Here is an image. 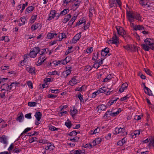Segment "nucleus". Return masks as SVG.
<instances>
[{
	"label": "nucleus",
	"mask_w": 154,
	"mask_h": 154,
	"mask_svg": "<svg viewBox=\"0 0 154 154\" xmlns=\"http://www.w3.org/2000/svg\"><path fill=\"white\" fill-rule=\"evenodd\" d=\"M116 29L118 34L122 35L125 38L124 35L126 34V32L123 28L122 27L117 26L116 27Z\"/></svg>",
	"instance_id": "obj_3"
},
{
	"label": "nucleus",
	"mask_w": 154,
	"mask_h": 154,
	"mask_svg": "<svg viewBox=\"0 0 154 154\" xmlns=\"http://www.w3.org/2000/svg\"><path fill=\"white\" fill-rule=\"evenodd\" d=\"M116 1V3H117L118 5L119 6V7H120L122 4V3L120 0H115Z\"/></svg>",
	"instance_id": "obj_63"
},
{
	"label": "nucleus",
	"mask_w": 154,
	"mask_h": 154,
	"mask_svg": "<svg viewBox=\"0 0 154 154\" xmlns=\"http://www.w3.org/2000/svg\"><path fill=\"white\" fill-rule=\"evenodd\" d=\"M142 48L145 51H149V50L150 47L148 45L143 44L142 45Z\"/></svg>",
	"instance_id": "obj_30"
},
{
	"label": "nucleus",
	"mask_w": 154,
	"mask_h": 154,
	"mask_svg": "<svg viewBox=\"0 0 154 154\" xmlns=\"http://www.w3.org/2000/svg\"><path fill=\"white\" fill-rule=\"evenodd\" d=\"M145 91V92L149 95H152V91L148 88L145 87V88H144Z\"/></svg>",
	"instance_id": "obj_23"
},
{
	"label": "nucleus",
	"mask_w": 154,
	"mask_h": 154,
	"mask_svg": "<svg viewBox=\"0 0 154 154\" xmlns=\"http://www.w3.org/2000/svg\"><path fill=\"white\" fill-rule=\"evenodd\" d=\"M26 118L28 119H31L32 118L31 113H29L26 114L25 116Z\"/></svg>",
	"instance_id": "obj_61"
},
{
	"label": "nucleus",
	"mask_w": 154,
	"mask_h": 154,
	"mask_svg": "<svg viewBox=\"0 0 154 154\" xmlns=\"http://www.w3.org/2000/svg\"><path fill=\"white\" fill-rule=\"evenodd\" d=\"M128 85L126 83L123 84L120 88L119 91L121 93L122 92L125 90L127 89Z\"/></svg>",
	"instance_id": "obj_14"
},
{
	"label": "nucleus",
	"mask_w": 154,
	"mask_h": 154,
	"mask_svg": "<svg viewBox=\"0 0 154 154\" xmlns=\"http://www.w3.org/2000/svg\"><path fill=\"white\" fill-rule=\"evenodd\" d=\"M142 17L140 16V15L139 14H134V19H135L136 20L141 21H142Z\"/></svg>",
	"instance_id": "obj_21"
},
{
	"label": "nucleus",
	"mask_w": 154,
	"mask_h": 154,
	"mask_svg": "<svg viewBox=\"0 0 154 154\" xmlns=\"http://www.w3.org/2000/svg\"><path fill=\"white\" fill-rule=\"evenodd\" d=\"M56 36L57 37V41H60L63 39V38H62V35L61 33L58 34H57V36Z\"/></svg>",
	"instance_id": "obj_45"
},
{
	"label": "nucleus",
	"mask_w": 154,
	"mask_h": 154,
	"mask_svg": "<svg viewBox=\"0 0 154 154\" xmlns=\"http://www.w3.org/2000/svg\"><path fill=\"white\" fill-rule=\"evenodd\" d=\"M77 134V131H73L70 132L69 134V135L72 136H75Z\"/></svg>",
	"instance_id": "obj_39"
},
{
	"label": "nucleus",
	"mask_w": 154,
	"mask_h": 154,
	"mask_svg": "<svg viewBox=\"0 0 154 154\" xmlns=\"http://www.w3.org/2000/svg\"><path fill=\"white\" fill-rule=\"evenodd\" d=\"M35 7L32 6H29L26 9V14H28L33 11Z\"/></svg>",
	"instance_id": "obj_24"
},
{
	"label": "nucleus",
	"mask_w": 154,
	"mask_h": 154,
	"mask_svg": "<svg viewBox=\"0 0 154 154\" xmlns=\"http://www.w3.org/2000/svg\"><path fill=\"white\" fill-rule=\"evenodd\" d=\"M140 134V130H136L134 131L133 133L132 134V137H134V135H135V137H135L137 135H139Z\"/></svg>",
	"instance_id": "obj_33"
},
{
	"label": "nucleus",
	"mask_w": 154,
	"mask_h": 154,
	"mask_svg": "<svg viewBox=\"0 0 154 154\" xmlns=\"http://www.w3.org/2000/svg\"><path fill=\"white\" fill-rule=\"evenodd\" d=\"M39 143L46 144L48 143L49 142L47 140L44 139L40 140Z\"/></svg>",
	"instance_id": "obj_59"
},
{
	"label": "nucleus",
	"mask_w": 154,
	"mask_h": 154,
	"mask_svg": "<svg viewBox=\"0 0 154 154\" xmlns=\"http://www.w3.org/2000/svg\"><path fill=\"white\" fill-rule=\"evenodd\" d=\"M69 11L68 9H64L60 13V15H63L66 14L69 12Z\"/></svg>",
	"instance_id": "obj_32"
},
{
	"label": "nucleus",
	"mask_w": 154,
	"mask_h": 154,
	"mask_svg": "<svg viewBox=\"0 0 154 154\" xmlns=\"http://www.w3.org/2000/svg\"><path fill=\"white\" fill-rule=\"evenodd\" d=\"M111 75L110 74L109 75H108L104 79L103 81V82H108L109 80H110L111 79L112 77L111 76Z\"/></svg>",
	"instance_id": "obj_37"
},
{
	"label": "nucleus",
	"mask_w": 154,
	"mask_h": 154,
	"mask_svg": "<svg viewBox=\"0 0 154 154\" xmlns=\"http://www.w3.org/2000/svg\"><path fill=\"white\" fill-rule=\"evenodd\" d=\"M100 66L99 65V64L98 63V61H96L95 63L94 64L93 66L94 68L97 69Z\"/></svg>",
	"instance_id": "obj_54"
},
{
	"label": "nucleus",
	"mask_w": 154,
	"mask_h": 154,
	"mask_svg": "<svg viewBox=\"0 0 154 154\" xmlns=\"http://www.w3.org/2000/svg\"><path fill=\"white\" fill-rule=\"evenodd\" d=\"M74 154H85V151L84 150H75L74 152Z\"/></svg>",
	"instance_id": "obj_31"
},
{
	"label": "nucleus",
	"mask_w": 154,
	"mask_h": 154,
	"mask_svg": "<svg viewBox=\"0 0 154 154\" xmlns=\"http://www.w3.org/2000/svg\"><path fill=\"white\" fill-rule=\"evenodd\" d=\"M40 51V49L38 47H35L31 49L29 55L31 58L35 57Z\"/></svg>",
	"instance_id": "obj_1"
},
{
	"label": "nucleus",
	"mask_w": 154,
	"mask_h": 154,
	"mask_svg": "<svg viewBox=\"0 0 154 154\" xmlns=\"http://www.w3.org/2000/svg\"><path fill=\"white\" fill-rule=\"evenodd\" d=\"M81 32L76 34L73 37L72 39V42L73 43H75L79 41L81 37Z\"/></svg>",
	"instance_id": "obj_6"
},
{
	"label": "nucleus",
	"mask_w": 154,
	"mask_h": 154,
	"mask_svg": "<svg viewBox=\"0 0 154 154\" xmlns=\"http://www.w3.org/2000/svg\"><path fill=\"white\" fill-rule=\"evenodd\" d=\"M2 40H4L6 42H8L9 39L8 37L6 36H4L2 37Z\"/></svg>",
	"instance_id": "obj_52"
},
{
	"label": "nucleus",
	"mask_w": 154,
	"mask_h": 154,
	"mask_svg": "<svg viewBox=\"0 0 154 154\" xmlns=\"http://www.w3.org/2000/svg\"><path fill=\"white\" fill-rule=\"evenodd\" d=\"M119 110H120V109H119L116 112H112L111 116L112 117L116 116L120 112V111H119Z\"/></svg>",
	"instance_id": "obj_40"
},
{
	"label": "nucleus",
	"mask_w": 154,
	"mask_h": 154,
	"mask_svg": "<svg viewBox=\"0 0 154 154\" xmlns=\"http://www.w3.org/2000/svg\"><path fill=\"white\" fill-rule=\"evenodd\" d=\"M102 88H100L97 91L98 92V93H99V94L100 93H103L105 92L106 91H107L106 90V89H103Z\"/></svg>",
	"instance_id": "obj_60"
},
{
	"label": "nucleus",
	"mask_w": 154,
	"mask_h": 154,
	"mask_svg": "<svg viewBox=\"0 0 154 154\" xmlns=\"http://www.w3.org/2000/svg\"><path fill=\"white\" fill-rule=\"evenodd\" d=\"M81 2V1L80 0H77L74 4V5L75 6H79Z\"/></svg>",
	"instance_id": "obj_64"
},
{
	"label": "nucleus",
	"mask_w": 154,
	"mask_h": 154,
	"mask_svg": "<svg viewBox=\"0 0 154 154\" xmlns=\"http://www.w3.org/2000/svg\"><path fill=\"white\" fill-rule=\"evenodd\" d=\"M56 14V11L54 10H51L49 14L48 20H50L53 18L55 17V15Z\"/></svg>",
	"instance_id": "obj_10"
},
{
	"label": "nucleus",
	"mask_w": 154,
	"mask_h": 154,
	"mask_svg": "<svg viewBox=\"0 0 154 154\" xmlns=\"http://www.w3.org/2000/svg\"><path fill=\"white\" fill-rule=\"evenodd\" d=\"M96 14V11L95 8L93 7H91L89 9V16L91 17Z\"/></svg>",
	"instance_id": "obj_11"
},
{
	"label": "nucleus",
	"mask_w": 154,
	"mask_h": 154,
	"mask_svg": "<svg viewBox=\"0 0 154 154\" xmlns=\"http://www.w3.org/2000/svg\"><path fill=\"white\" fill-rule=\"evenodd\" d=\"M20 116L17 118L16 120L18 121L19 122H21L23 119L24 117L22 112L20 113Z\"/></svg>",
	"instance_id": "obj_27"
},
{
	"label": "nucleus",
	"mask_w": 154,
	"mask_h": 154,
	"mask_svg": "<svg viewBox=\"0 0 154 154\" xmlns=\"http://www.w3.org/2000/svg\"><path fill=\"white\" fill-rule=\"evenodd\" d=\"M49 129L52 131H54L55 130H58V128H57L54 126H51L49 127Z\"/></svg>",
	"instance_id": "obj_49"
},
{
	"label": "nucleus",
	"mask_w": 154,
	"mask_h": 154,
	"mask_svg": "<svg viewBox=\"0 0 154 154\" xmlns=\"http://www.w3.org/2000/svg\"><path fill=\"white\" fill-rule=\"evenodd\" d=\"M109 49L107 47L102 50L101 54L103 56H105L109 53Z\"/></svg>",
	"instance_id": "obj_12"
},
{
	"label": "nucleus",
	"mask_w": 154,
	"mask_h": 154,
	"mask_svg": "<svg viewBox=\"0 0 154 154\" xmlns=\"http://www.w3.org/2000/svg\"><path fill=\"white\" fill-rule=\"evenodd\" d=\"M109 6L110 8H112L115 5H116V3L115 0H109Z\"/></svg>",
	"instance_id": "obj_28"
},
{
	"label": "nucleus",
	"mask_w": 154,
	"mask_h": 154,
	"mask_svg": "<svg viewBox=\"0 0 154 154\" xmlns=\"http://www.w3.org/2000/svg\"><path fill=\"white\" fill-rule=\"evenodd\" d=\"M57 35V34L49 33L47 35V37L48 39H51L53 38L54 36H56Z\"/></svg>",
	"instance_id": "obj_29"
},
{
	"label": "nucleus",
	"mask_w": 154,
	"mask_h": 154,
	"mask_svg": "<svg viewBox=\"0 0 154 154\" xmlns=\"http://www.w3.org/2000/svg\"><path fill=\"white\" fill-rule=\"evenodd\" d=\"M37 15L33 16L30 19V23H33L36 19Z\"/></svg>",
	"instance_id": "obj_46"
},
{
	"label": "nucleus",
	"mask_w": 154,
	"mask_h": 154,
	"mask_svg": "<svg viewBox=\"0 0 154 154\" xmlns=\"http://www.w3.org/2000/svg\"><path fill=\"white\" fill-rule=\"evenodd\" d=\"M8 85L6 83L2 85L1 87L2 89L1 91H8L9 89Z\"/></svg>",
	"instance_id": "obj_15"
},
{
	"label": "nucleus",
	"mask_w": 154,
	"mask_h": 154,
	"mask_svg": "<svg viewBox=\"0 0 154 154\" xmlns=\"http://www.w3.org/2000/svg\"><path fill=\"white\" fill-rule=\"evenodd\" d=\"M148 146L149 149L154 148V138L150 140Z\"/></svg>",
	"instance_id": "obj_19"
},
{
	"label": "nucleus",
	"mask_w": 154,
	"mask_h": 154,
	"mask_svg": "<svg viewBox=\"0 0 154 154\" xmlns=\"http://www.w3.org/2000/svg\"><path fill=\"white\" fill-rule=\"evenodd\" d=\"M125 130L124 128L116 127L113 133L114 134H120L121 135H125L127 134V133L125 131Z\"/></svg>",
	"instance_id": "obj_2"
},
{
	"label": "nucleus",
	"mask_w": 154,
	"mask_h": 154,
	"mask_svg": "<svg viewBox=\"0 0 154 154\" xmlns=\"http://www.w3.org/2000/svg\"><path fill=\"white\" fill-rule=\"evenodd\" d=\"M112 39L113 41L114 44H118L119 43V39L116 35H115L112 38Z\"/></svg>",
	"instance_id": "obj_17"
},
{
	"label": "nucleus",
	"mask_w": 154,
	"mask_h": 154,
	"mask_svg": "<svg viewBox=\"0 0 154 154\" xmlns=\"http://www.w3.org/2000/svg\"><path fill=\"white\" fill-rule=\"evenodd\" d=\"M95 139L96 141L97 142V144H98L103 140L104 139L102 138H98Z\"/></svg>",
	"instance_id": "obj_41"
},
{
	"label": "nucleus",
	"mask_w": 154,
	"mask_h": 154,
	"mask_svg": "<svg viewBox=\"0 0 154 154\" xmlns=\"http://www.w3.org/2000/svg\"><path fill=\"white\" fill-rule=\"evenodd\" d=\"M125 143V139L124 138H123L117 143V144L118 145L122 146Z\"/></svg>",
	"instance_id": "obj_34"
},
{
	"label": "nucleus",
	"mask_w": 154,
	"mask_h": 154,
	"mask_svg": "<svg viewBox=\"0 0 154 154\" xmlns=\"http://www.w3.org/2000/svg\"><path fill=\"white\" fill-rule=\"evenodd\" d=\"M26 69L31 74H35V69L34 67L28 66L26 67Z\"/></svg>",
	"instance_id": "obj_7"
},
{
	"label": "nucleus",
	"mask_w": 154,
	"mask_h": 154,
	"mask_svg": "<svg viewBox=\"0 0 154 154\" xmlns=\"http://www.w3.org/2000/svg\"><path fill=\"white\" fill-rule=\"evenodd\" d=\"M97 108L99 110H105L107 108L106 105L103 104H101L98 106Z\"/></svg>",
	"instance_id": "obj_25"
},
{
	"label": "nucleus",
	"mask_w": 154,
	"mask_h": 154,
	"mask_svg": "<svg viewBox=\"0 0 154 154\" xmlns=\"http://www.w3.org/2000/svg\"><path fill=\"white\" fill-rule=\"evenodd\" d=\"M78 97L80 100L81 102H82L83 100V95L81 93H79L78 95Z\"/></svg>",
	"instance_id": "obj_62"
},
{
	"label": "nucleus",
	"mask_w": 154,
	"mask_h": 154,
	"mask_svg": "<svg viewBox=\"0 0 154 154\" xmlns=\"http://www.w3.org/2000/svg\"><path fill=\"white\" fill-rule=\"evenodd\" d=\"M129 47H130V50L131 51H135L137 49L136 47L134 45H129Z\"/></svg>",
	"instance_id": "obj_57"
},
{
	"label": "nucleus",
	"mask_w": 154,
	"mask_h": 154,
	"mask_svg": "<svg viewBox=\"0 0 154 154\" xmlns=\"http://www.w3.org/2000/svg\"><path fill=\"white\" fill-rule=\"evenodd\" d=\"M86 21L85 19L80 20H79V22L76 23L75 26H77L78 25H79L83 23H84L85 24V22Z\"/></svg>",
	"instance_id": "obj_36"
},
{
	"label": "nucleus",
	"mask_w": 154,
	"mask_h": 154,
	"mask_svg": "<svg viewBox=\"0 0 154 154\" xmlns=\"http://www.w3.org/2000/svg\"><path fill=\"white\" fill-rule=\"evenodd\" d=\"M0 142L3 143L7 144L8 143L6 136L3 135L0 137Z\"/></svg>",
	"instance_id": "obj_16"
},
{
	"label": "nucleus",
	"mask_w": 154,
	"mask_h": 154,
	"mask_svg": "<svg viewBox=\"0 0 154 154\" xmlns=\"http://www.w3.org/2000/svg\"><path fill=\"white\" fill-rule=\"evenodd\" d=\"M72 69L71 67H69V69H67L66 71V76L68 75L71 72V69Z\"/></svg>",
	"instance_id": "obj_55"
},
{
	"label": "nucleus",
	"mask_w": 154,
	"mask_h": 154,
	"mask_svg": "<svg viewBox=\"0 0 154 154\" xmlns=\"http://www.w3.org/2000/svg\"><path fill=\"white\" fill-rule=\"evenodd\" d=\"M78 82V80L75 79V77H74L69 82V84L71 86H73L76 84Z\"/></svg>",
	"instance_id": "obj_13"
},
{
	"label": "nucleus",
	"mask_w": 154,
	"mask_h": 154,
	"mask_svg": "<svg viewBox=\"0 0 154 154\" xmlns=\"http://www.w3.org/2000/svg\"><path fill=\"white\" fill-rule=\"evenodd\" d=\"M140 3L142 6H145L147 5V2L145 0H141L140 2Z\"/></svg>",
	"instance_id": "obj_50"
},
{
	"label": "nucleus",
	"mask_w": 154,
	"mask_h": 154,
	"mask_svg": "<svg viewBox=\"0 0 154 154\" xmlns=\"http://www.w3.org/2000/svg\"><path fill=\"white\" fill-rule=\"evenodd\" d=\"M79 139V138L78 137H75L73 138H71L70 139V140L74 142H76L78 141Z\"/></svg>",
	"instance_id": "obj_42"
},
{
	"label": "nucleus",
	"mask_w": 154,
	"mask_h": 154,
	"mask_svg": "<svg viewBox=\"0 0 154 154\" xmlns=\"http://www.w3.org/2000/svg\"><path fill=\"white\" fill-rule=\"evenodd\" d=\"M76 19V17L74 16L71 19V20L69 21V23L71 24L72 25L73 24L74 22Z\"/></svg>",
	"instance_id": "obj_48"
},
{
	"label": "nucleus",
	"mask_w": 154,
	"mask_h": 154,
	"mask_svg": "<svg viewBox=\"0 0 154 154\" xmlns=\"http://www.w3.org/2000/svg\"><path fill=\"white\" fill-rule=\"evenodd\" d=\"M71 114L72 117H74L75 115V114L77 112L78 110L75 109V108H74L73 110L71 109L70 110Z\"/></svg>",
	"instance_id": "obj_26"
},
{
	"label": "nucleus",
	"mask_w": 154,
	"mask_h": 154,
	"mask_svg": "<svg viewBox=\"0 0 154 154\" xmlns=\"http://www.w3.org/2000/svg\"><path fill=\"white\" fill-rule=\"evenodd\" d=\"M145 44L148 45H149L151 49L152 50L154 48V43L153 41L150 38H147L144 40Z\"/></svg>",
	"instance_id": "obj_4"
},
{
	"label": "nucleus",
	"mask_w": 154,
	"mask_h": 154,
	"mask_svg": "<svg viewBox=\"0 0 154 154\" xmlns=\"http://www.w3.org/2000/svg\"><path fill=\"white\" fill-rule=\"evenodd\" d=\"M65 124L66 126L67 127L69 128H70L72 125V124L71 123V122L70 121L68 122H65Z\"/></svg>",
	"instance_id": "obj_38"
},
{
	"label": "nucleus",
	"mask_w": 154,
	"mask_h": 154,
	"mask_svg": "<svg viewBox=\"0 0 154 154\" xmlns=\"http://www.w3.org/2000/svg\"><path fill=\"white\" fill-rule=\"evenodd\" d=\"M31 128H26L23 132L21 134L20 137H21L23 139H24L25 137L26 136L25 135L24 137H23V134L29 131H30L31 130Z\"/></svg>",
	"instance_id": "obj_18"
},
{
	"label": "nucleus",
	"mask_w": 154,
	"mask_h": 154,
	"mask_svg": "<svg viewBox=\"0 0 154 154\" xmlns=\"http://www.w3.org/2000/svg\"><path fill=\"white\" fill-rule=\"evenodd\" d=\"M112 111H107L105 113L104 116H105L106 117H109L111 116Z\"/></svg>",
	"instance_id": "obj_44"
},
{
	"label": "nucleus",
	"mask_w": 154,
	"mask_h": 154,
	"mask_svg": "<svg viewBox=\"0 0 154 154\" xmlns=\"http://www.w3.org/2000/svg\"><path fill=\"white\" fill-rule=\"evenodd\" d=\"M144 71L148 75L151 76L152 75L151 72L148 69H144Z\"/></svg>",
	"instance_id": "obj_53"
},
{
	"label": "nucleus",
	"mask_w": 154,
	"mask_h": 154,
	"mask_svg": "<svg viewBox=\"0 0 154 154\" xmlns=\"http://www.w3.org/2000/svg\"><path fill=\"white\" fill-rule=\"evenodd\" d=\"M129 95H127L126 96L122 97L120 99V100L121 101L125 100L128 99L129 98Z\"/></svg>",
	"instance_id": "obj_51"
},
{
	"label": "nucleus",
	"mask_w": 154,
	"mask_h": 154,
	"mask_svg": "<svg viewBox=\"0 0 154 154\" xmlns=\"http://www.w3.org/2000/svg\"><path fill=\"white\" fill-rule=\"evenodd\" d=\"M36 104V103L33 102H29L28 103V106H35Z\"/></svg>",
	"instance_id": "obj_35"
},
{
	"label": "nucleus",
	"mask_w": 154,
	"mask_h": 154,
	"mask_svg": "<svg viewBox=\"0 0 154 154\" xmlns=\"http://www.w3.org/2000/svg\"><path fill=\"white\" fill-rule=\"evenodd\" d=\"M42 116V113L40 112H36L35 115V116L37 120H40Z\"/></svg>",
	"instance_id": "obj_22"
},
{
	"label": "nucleus",
	"mask_w": 154,
	"mask_h": 154,
	"mask_svg": "<svg viewBox=\"0 0 154 154\" xmlns=\"http://www.w3.org/2000/svg\"><path fill=\"white\" fill-rule=\"evenodd\" d=\"M37 138L36 137H31L29 140V142L30 143H32L34 141L37 140Z\"/></svg>",
	"instance_id": "obj_43"
},
{
	"label": "nucleus",
	"mask_w": 154,
	"mask_h": 154,
	"mask_svg": "<svg viewBox=\"0 0 154 154\" xmlns=\"http://www.w3.org/2000/svg\"><path fill=\"white\" fill-rule=\"evenodd\" d=\"M21 149H19L18 148H15V149H14L13 151L14 152L16 153H18L20 152L21 151Z\"/></svg>",
	"instance_id": "obj_58"
},
{
	"label": "nucleus",
	"mask_w": 154,
	"mask_h": 154,
	"mask_svg": "<svg viewBox=\"0 0 154 154\" xmlns=\"http://www.w3.org/2000/svg\"><path fill=\"white\" fill-rule=\"evenodd\" d=\"M126 14L128 17H130V18H132L133 19H134V14H134L133 12L127 11L126 12Z\"/></svg>",
	"instance_id": "obj_20"
},
{
	"label": "nucleus",
	"mask_w": 154,
	"mask_h": 154,
	"mask_svg": "<svg viewBox=\"0 0 154 154\" xmlns=\"http://www.w3.org/2000/svg\"><path fill=\"white\" fill-rule=\"evenodd\" d=\"M54 144L52 143H48L43 146L45 149L47 150H50V151L53 150L54 149Z\"/></svg>",
	"instance_id": "obj_5"
},
{
	"label": "nucleus",
	"mask_w": 154,
	"mask_h": 154,
	"mask_svg": "<svg viewBox=\"0 0 154 154\" xmlns=\"http://www.w3.org/2000/svg\"><path fill=\"white\" fill-rule=\"evenodd\" d=\"M42 27L41 24L40 23H35L32 25L31 27V29L32 31H35L39 27L41 29Z\"/></svg>",
	"instance_id": "obj_8"
},
{
	"label": "nucleus",
	"mask_w": 154,
	"mask_h": 154,
	"mask_svg": "<svg viewBox=\"0 0 154 154\" xmlns=\"http://www.w3.org/2000/svg\"><path fill=\"white\" fill-rule=\"evenodd\" d=\"M21 21L22 22L21 23H20L19 24V25L21 26V25L24 24L25 23V21L26 19L24 17H21L20 18Z\"/></svg>",
	"instance_id": "obj_47"
},
{
	"label": "nucleus",
	"mask_w": 154,
	"mask_h": 154,
	"mask_svg": "<svg viewBox=\"0 0 154 154\" xmlns=\"http://www.w3.org/2000/svg\"><path fill=\"white\" fill-rule=\"evenodd\" d=\"M133 29L135 31L137 30L140 31L146 29L143 25H135V26H133Z\"/></svg>",
	"instance_id": "obj_9"
},
{
	"label": "nucleus",
	"mask_w": 154,
	"mask_h": 154,
	"mask_svg": "<svg viewBox=\"0 0 154 154\" xmlns=\"http://www.w3.org/2000/svg\"><path fill=\"white\" fill-rule=\"evenodd\" d=\"M93 48L92 47H90L88 48L86 50V52L88 53H91L93 51Z\"/></svg>",
	"instance_id": "obj_56"
}]
</instances>
